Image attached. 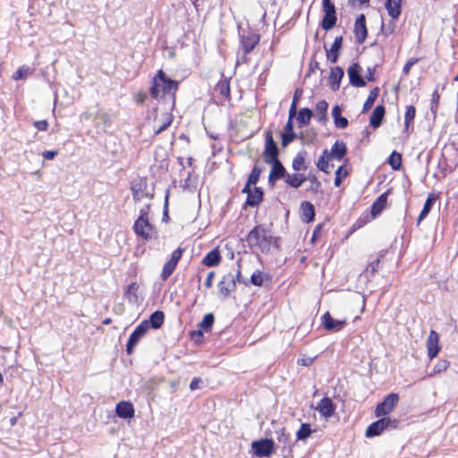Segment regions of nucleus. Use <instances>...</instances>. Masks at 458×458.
Returning <instances> with one entry per match:
<instances>
[{
  "instance_id": "774afa93",
  "label": "nucleus",
  "mask_w": 458,
  "mask_h": 458,
  "mask_svg": "<svg viewBox=\"0 0 458 458\" xmlns=\"http://www.w3.org/2000/svg\"><path fill=\"white\" fill-rule=\"evenodd\" d=\"M214 276H215V272L210 271L206 278V281H205V286L207 288H210L212 286Z\"/></svg>"
},
{
  "instance_id": "680f3d73",
  "label": "nucleus",
  "mask_w": 458,
  "mask_h": 458,
  "mask_svg": "<svg viewBox=\"0 0 458 458\" xmlns=\"http://www.w3.org/2000/svg\"><path fill=\"white\" fill-rule=\"evenodd\" d=\"M202 382H203V381H202V379H201L200 377H194V378L191 380V384H190V389H191V391H195V390H197V389L200 388V384H201Z\"/></svg>"
},
{
  "instance_id": "13d9d810",
  "label": "nucleus",
  "mask_w": 458,
  "mask_h": 458,
  "mask_svg": "<svg viewBox=\"0 0 458 458\" xmlns=\"http://www.w3.org/2000/svg\"><path fill=\"white\" fill-rule=\"evenodd\" d=\"M317 70H320V65L319 63L315 59V55H313L310 63V67L306 74V77L310 76L312 72H314Z\"/></svg>"
},
{
  "instance_id": "c9c22d12",
  "label": "nucleus",
  "mask_w": 458,
  "mask_h": 458,
  "mask_svg": "<svg viewBox=\"0 0 458 458\" xmlns=\"http://www.w3.org/2000/svg\"><path fill=\"white\" fill-rule=\"evenodd\" d=\"M312 115L313 113L310 108H301L297 115V121L301 126H306L310 123Z\"/></svg>"
},
{
  "instance_id": "f257e3e1",
  "label": "nucleus",
  "mask_w": 458,
  "mask_h": 458,
  "mask_svg": "<svg viewBox=\"0 0 458 458\" xmlns=\"http://www.w3.org/2000/svg\"><path fill=\"white\" fill-rule=\"evenodd\" d=\"M178 89L177 81L166 77L165 73L159 70L153 78L150 94L155 99L160 98L167 104V110L172 111L175 106V93Z\"/></svg>"
},
{
  "instance_id": "7ed1b4c3",
  "label": "nucleus",
  "mask_w": 458,
  "mask_h": 458,
  "mask_svg": "<svg viewBox=\"0 0 458 458\" xmlns=\"http://www.w3.org/2000/svg\"><path fill=\"white\" fill-rule=\"evenodd\" d=\"M399 424L398 420L390 417H382L372 422L366 429V437H374L381 435L385 430L395 429Z\"/></svg>"
},
{
  "instance_id": "0e129e2a",
  "label": "nucleus",
  "mask_w": 458,
  "mask_h": 458,
  "mask_svg": "<svg viewBox=\"0 0 458 458\" xmlns=\"http://www.w3.org/2000/svg\"><path fill=\"white\" fill-rule=\"evenodd\" d=\"M168 198L169 193L167 192L165 199V205H164V212H163V221H167L169 219L168 216Z\"/></svg>"
},
{
  "instance_id": "72a5a7b5",
  "label": "nucleus",
  "mask_w": 458,
  "mask_h": 458,
  "mask_svg": "<svg viewBox=\"0 0 458 458\" xmlns=\"http://www.w3.org/2000/svg\"><path fill=\"white\" fill-rule=\"evenodd\" d=\"M328 104L326 100H320L316 105V118L318 122L324 123L327 121Z\"/></svg>"
},
{
  "instance_id": "f3484780",
  "label": "nucleus",
  "mask_w": 458,
  "mask_h": 458,
  "mask_svg": "<svg viewBox=\"0 0 458 458\" xmlns=\"http://www.w3.org/2000/svg\"><path fill=\"white\" fill-rule=\"evenodd\" d=\"M348 76L350 80V83L354 87H364L366 86V81L360 75L361 67L359 64L354 63L348 68Z\"/></svg>"
},
{
  "instance_id": "a211bd4d",
  "label": "nucleus",
  "mask_w": 458,
  "mask_h": 458,
  "mask_svg": "<svg viewBox=\"0 0 458 458\" xmlns=\"http://www.w3.org/2000/svg\"><path fill=\"white\" fill-rule=\"evenodd\" d=\"M133 231L138 236L141 237L146 241L157 238V232L155 230V227L149 223L148 220V225H144L143 224H141V227L138 228L137 230L134 224Z\"/></svg>"
},
{
  "instance_id": "5701e85b",
  "label": "nucleus",
  "mask_w": 458,
  "mask_h": 458,
  "mask_svg": "<svg viewBox=\"0 0 458 458\" xmlns=\"http://www.w3.org/2000/svg\"><path fill=\"white\" fill-rule=\"evenodd\" d=\"M385 113H386V109H385L384 106H382V105L377 106L369 118L370 125L374 128H378L383 122Z\"/></svg>"
},
{
  "instance_id": "69168bd1",
  "label": "nucleus",
  "mask_w": 458,
  "mask_h": 458,
  "mask_svg": "<svg viewBox=\"0 0 458 458\" xmlns=\"http://www.w3.org/2000/svg\"><path fill=\"white\" fill-rule=\"evenodd\" d=\"M416 59H410L403 66V72L404 74H408L410 72L411 68L416 64Z\"/></svg>"
},
{
  "instance_id": "e2e57ef3",
  "label": "nucleus",
  "mask_w": 458,
  "mask_h": 458,
  "mask_svg": "<svg viewBox=\"0 0 458 458\" xmlns=\"http://www.w3.org/2000/svg\"><path fill=\"white\" fill-rule=\"evenodd\" d=\"M58 155L57 150H46L42 153V157L47 160H52Z\"/></svg>"
},
{
  "instance_id": "79ce46f5",
  "label": "nucleus",
  "mask_w": 458,
  "mask_h": 458,
  "mask_svg": "<svg viewBox=\"0 0 458 458\" xmlns=\"http://www.w3.org/2000/svg\"><path fill=\"white\" fill-rule=\"evenodd\" d=\"M450 366V362L447 360H440L434 366L432 372H430L428 377H432L435 375L440 374L445 371Z\"/></svg>"
},
{
  "instance_id": "bf43d9fd",
  "label": "nucleus",
  "mask_w": 458,
  "mask_h": 458,
  "mask_svg": "<svg viewBox=\"0 0 458 458\" xmlns=\"http://www.w3.org/2000/svg\"><path fill=\"white\" fill-rule=\"evenodd\" d=\"M35 128L38 131H45L48 129V122L47 120L36 121L33 123Z\"/></svg>"
},
{
  "instance_id": "aec40b11",
  "label": "nucleus",
  "mask_w": 458,
  "mask_h": 458,
  "mask_svg": "<svg viewBox=\"0 0 458 458\" xmlns=\"http://www.w3.org/2000/svg\"><path fill=\"white\" fill-rule=\"evenodd\" d=\"M344 75V70L339 66H335L331 69L329 74V86L334 90L336 91L340 88V83Z\"/></svg>"
},
{
  "instance_id": "7c9ffc66",
  "label": "nucleus",
  "mask_w": 458,
  "mask_h": 458,
  "mask_svg": "<svg viewBox=\"0 0 458 458\" xmlns=\"http://www.w3.org/2000/svg\"><path fill=\"white\" fill-rule=\"evenodd\" d=\"M341 113V107L338 105H335L332 109V117L337 128L344 129L348 126L349 122L347 118L342 116Z\"/></svg>"
},
{
  "instance_id": "c756f323",
  "label": "nucleus",
  "mask_w": 458,
  "mask_h": 458,
  "mask_svg": "<svg viewBox=\"0 0 458 458\" xmlns=\"http://www.w3.org/2000/svg\"><path fill=\"white\" fill-rule=\"evenodd\" d=\"M221 261V255L217 249L210 250L202 259V264L206 267H216Z\"/></svg>"
},
{
  "instance_id": "2eb2a0df",
  "label": "nucleus",
  "mask_w": 458,
  "mask_h": 458,
  "mask_svg": "<svg viewBox=\"0 0 458 458\" xmlns=\"http://www.w3.org/2000/svg\"><path fill=\"white\" fill-rule=\"evenodd\" d=\"M335 404L327 396L323 397L316 406V410L318 411L320 416L327 420L335 414Z\"/></svg>"
},
{
  "instance_id": "a19ab883",
  "label": "nucleus",
  "mask_w": 458,
  "mask_h": 458,
  "mask_svg": "<svg viewBox=\"0 0 458 458\" xmlns=\"http://www.w3.org/2000/svg\"><path fill=\"white\" fill-rule=\"evenodd\" d=\"M215 322V317L212 313H208L204 316L201 322L199 324V327L201 330L205 332H208L211 330L213 324Z\"/></svg>"
},
{
  "instance_id": "de8ad7c7",
  "label": "nucleus",
  "mask_w": 458,
  "mask_h": 458,
  "mask_svg": "<svg viewBox=\"0 0 458 458\" xmlns=\"http://www.w3.org/2000/svg\"><path fill=\"white\" fill-rule=\"evenodd\" d=\"M261 172H262L261 168L259 167L258 165H255L252 168V170H251V172H250V175L248 177L247 182H249V184L255 185L258 182L259 179Z\"/></svg>"
},
{
  "instance_id": "6ab92c4d",
  "label": "nucleus",
  "mask_w": 458,
  "mask_h": 458,
  "mask_svg": "<svg viewBox=\"0 0 458 458\" xmlns=\"http://www.w3.org/2000/svg\"><path fill=\"white\" fill-rule=\"evenodd\" d=\"M116 414L122 419H131L134 416V408L130 402L122 401L116 404Z\"/></svg>"
},
{
  "instance_id": "f03ea898",
  "label": "nucleus",
  "mask_w": 458,
  "mask_h": 458,
  "mask_svg": "<svg viewBox=\"0 0 458 458\" xmlns=\"http://www.w3.org/2000/svg\"><path fill=\"white\" fill-rule=\"evenodd\" d=\"M246 241L250 248L257 247L262 252H268L276 243L270 232L262 225L255 226L247 235Z\"/></svg>"
},
{
  "instance_id": "4d7b16f0",
  "label": "nucleus",
  "mask_w": 458,
  "mask_h": 458,
  "mask_svg": "<svg viewBox=\"0 0 458 458\" xmlns=\"http://www.w3.org/2000/svg\"><path fill=\"white\" fill-rule=\"evenodd\" d=\"M295 138H296V134L294 132H284V133H282V145L284 147H286Z\"/></svg>"
},
{
  "instance_id": "3c124183",
  "label": "nucleus",
  "mask_w": 458,
  "mask_h": 458,
  "mask_svg": "<svg viewBox=\"0 0 458 458\" xmlns=\"http://www.w3.org/2000/svg\"><path fill=\"white\" fill-rule=\"evenodd\" d=\"M304 162L305 158L303 154L299 153L293 160V169L294 171H301L302 169H305Z\"/></svg>"
},
{
  "instance_id": "6e6552de",
  "label": "nucleus",
  "mask_w": 458,
  "mask_h": 458,
  "mask_svg": "<svg viewBox=\"0 0 458 458\" xmlns=\"http://www.w3.org/2000/svg\"><path fill=\"white\" fill-rule=\"evenodd\" d=\"M252 449L258 457H267L275 450V443L272 439L265 438L252 443Z\"/></svg>"
},
{
  "instance_id": "c85d7f7f",
  "label": "nucleus",
  "mask_w": 458,
  "mask_h": 458,
  "mask_svg": "<svg viewBox=\"0 0 458 458\" xmlns=\"http://www.w3.org/2000/svg\"><path fill=\"white\" fill-rule=\"evenodd\" d=\"M401 3L402 0H386L385 6L388 15L395 20L401 14Z\"/></svg>"
},
{
  "instance_id": "2f4dec72",
  "label": "nucleus",
  "mask_w": 458,
  "mask_h": 458,
  "mask_svg": "<svg viewBox=\"0 0 458 458\" xmlns=\"http://www.w3.org/2000/svg\"><path fill=\"white\" fill-rule=\"evenodd\" d=\"M263 199V190L260 187H255L252 192H249L246 199V205L250 207L258 206Z\"/></svg>"
},
{
  "instance_id": "bb28decb",
  "label": "nucleus",
  "mask_w": 458,
  "mask_h": 458,
  "mask_svg": "<svg viewBox=\"0 0 458 458\" xmlns=\"http://www.w3.org/2000/svg\"><path fill=\"white\" fill-rule=\"evenodd\" d=\"M388 191L382 193L371 206V215L376 217L379 215L386 208L387 202Z\"/></svg>"
},
{
  "instance_id": "49530a36",
  "label": "nucleus",
  "mask_w": 458,
  "mask_h": 458,
  "mask_svg": "<svg viewBox=\"0 0 458 458\" xmlns=\"http://www.w3.org/2000/svg\"><path fill=\"white\" fill-rule=\"evenodd\" d=\"M380 263V257H377L374 260H372L366 267L365 273L366 276L372 277L375 276L378 269V266Z\"/></svg>"
},
{
  "instance_id": "b1692460",
  "label": "nucleus",
  "mask_w": 458,
  "mask_h": 458,
  "mask_svg": "<svg viewBox=\"0 0 458 458\" xmlns=\"http://www.w3.org/2000/svg\"><path fill=\"white\" fill-rule=\"evenodd\" d=\"M346 153V144L342 140H336L331 148L330 157L340 161L345 157Z\"/></svg>"
},
{
  "instance_id": "c03bdc74",
  "label": "nucleus",
  "mask_w": 458,
  "mask_h": 458,
  "mask_svg": "<svg viewBox=\"0 0 458 458\" xmlns=\"http://www.w3.org/2000/svg\"><path fill=\"white\" fill-rule=\"evenodd\" d=\"M306 178H307V181L310 182V186L309 188V191H310L314 193H321L322 192V184L315 175L309 174V176H306Z\"/></svg>"
},
{
  "instance_id": "6e6d98bb",
  "label": "nucleus",
  "mask_w": 458,
  "mask_h": 458,
  "mask_svg": "<svg viewBox=\"0 0 458 458\" xmlns=\"http://www.w3.org/2000/svg\"><path fill=\"white\" fill-rule=\"evenodd\" d=\"M431 107H430V110L433 114H436L437 111V106H438V102H439V99H440V95L438 94L437 90H435L433 93H432V96H431Z\"/></svg>"
},
{
  "instance_id": "58836bf2",
  "label": "nucleus",
  "mask_w": 458,
  "mask_h": 458,
  "mask_svg": "<svg viewBox=\"0 0 458 458\" xmlns=\"http://www.w3.org/2000/svg\"><path fill=\"white\" fill-rule=\"evenodd\" d=\"M312 433L311 427L309 423H302L301 428L296 432V438L300 441H304L310 437Z\"/></svg>"
},
{
  "instance_id": "5fc2aeb1",
  "label": "nucleus",
  "mask_w": 458,
  "mask_h": 458,
  "mask_svg": "<svg viewBox=\"0 0 458 458\" xmlns=\"http://www.w3.org/2000/svg\"><path fill=\"white\" fill-rule=\"evenodd\" d=\"M29 70L28 66L22 65L13 74V79L14 81L21 80L29 72Z\"/></svg>"
},
{
  "instance_id": "864d4df0",
  "label": "nucleus",
  "mask_w": 458,
  "mask_h": 458,
  "mask_svg": "<svg viewBox=\"0 0 458 458\" xmlns=\"http://www.w3.org/2000/svg\"><path fill=\"white\" fill-rule=\"evenodd\" d=\"M172 122H173V114L170 112L169 113L166 112V123H162L157 129H156L154 131V133L156 135L161 133L162 131H164L170 126Z\"/></svg>"
},
{
  "instance_id": "1a4fd4ad",
  "label": "nucleus",
  "mask_w": 458,
  "mask_h": 458,
  "mask_svg": "<svg viewBox=\"0 0 458 458\" xmlns=\"http://www.w3.org/2000/svg\"><path fill=\"white\" fill-rule=\"evenodd\" d=\"M236 289L235 276L233 273L224 275L218 283V290L222 298H227Z\"/></svg>"
},
{
  "instance_id": "09e8293b",
  "label": "nucleus",
  "mask_w": 458,
  "mask_h": 458,
  "mask_svg": "<svg viewBox=\"0 0 458 458\" xmlns=\"http://www.w3.org/2000/svg\"><path fill=\"white\" fill-rule=\"evenodd\" d=\"M132 198L135 201H140L142 198H144V191L142 189L141 183L134 184L131 187Z\"/></svg>"
},
{
  "instance_id": "473e14b6",
  "label": "nucleus",
  "mask_w": 458,
  "mask_h": 458,
  "mask_svg": "<svg viewBox=\"0 0 458 458\" xmlns=\"http://www.w3.org/2000/svg\"><path fill=\"white\" fill-rule=\"evenodd\" d=\"M305 181H307L306 176L301 174H297V173L292 174H288L285 177V182L289 186L295 188V189H298L299 187H301Z\"/></svg>"
},
{
  "instance_id": "20e7f679",
  "label": "nucleus",
  "mask_w": 458,
  "mask_h": 458,
  "mask_svg": "<svg viewBox=\"0 0 458 458\" xmlns=\"http://www.w3.org/2000/svg\"><path fill=\"white\" fill-rule=\"evenodd\" d=\"M323 1V11L325 15L321 21V27L323 30L328 31L335 26L337 17L335 12V6L331 0Z\"/></svg>"
},
{
  "instance_id": "cd10ccee",
  "label": "nucleus",
  "mask_w": 458,
  "mask_h": 458,
  "mask_svg": "<svg viewBox=\"0 0 458 458\" xmlns=\"http://www.w3.org/2000/svg\"><path fill=\"white\" fill-rule=\"evenodd\" d=\"M301 219L304 222L310 223L315 217V207L309 201H303L301 204Z\"/></svg>"
},
{
  "instance_id": "393cba45",
  "label": "nucleus",
  "mask_w": 458,
  "mask_h": 458,
  "mask_svg": "<svg viewBox=\"0 0 458 458\" xmlns=\"http://www.w3.org/2000/svg\"><path fill=\"white\" fill-rule=\"evenodd\" d=\"M277 440L283 445L282 452L284 455L290 454L292 453L291 437L290 434L285 432L284 428L277 432Z\"/></svg>"
},
{
  "instance_id": "f704fd0d",
  "label": "nucleus",
  "mask_w": 458,
  "mask_h": 458,
  "mask_svg": "<svg viewBox=\"0 0 458 458\" xmlns=\"http://www.w3.org/2000/svg\"><path fill=\"white\" fill-rule=\"evenodd\" d=\"M164 319H165V314L163 311L161 310H156L154 311L150 317H149V320L148 321V325L150 324L151 327L154 328V329H158L161 327V326L163 325L164 323Z\"/></svg>"
},
{
  "instance_id": "603ef678",
  "label": "nucleus",
  "mask_w": 458,
  "mask_h": 458,
  "mask_svg": "<svg viewBox=\"0 0 458 458\" xmlns=\"http://www.w3.org/2000/svg\"><path fill=\"white\" fill-rule=\"evenodd\" d=\"M348 173L347 171H344V166L341 165L337 168L335 171V186L339 187L342 183V181L344 178L347 176Z\"/></svg>"
},
{
  "instance_id": "37998d69",
  "label": "nucleus",
  "mask_w": 458,
  "mask_h": 458,
  "mask_svg": "<svg viewBox=\"0 0 458 458\" xmlns=\"http://www.w3.org/2000/svg\"><path fill=\"white\" fill-rule=\"evenodd\" d=\"M149 208H150V205H147L146 207H144L143 208L140 209V216L135 221L136 230L138 228L141 227V224H143L144 225H148V216Z\"/></svg>"
},
{
  "instance_id": "39448f33",
  "label": "nucleus",
  "mask_w": 458,
  "mask_h": 458,
  "mask_svg": "<svg viewBox=\"0 0 458 458\" xmlns=\"http://www.w3.org/2000/svg\"><path fill=\"white\" fill-rule=\"evenodd\" d=\"M185 251V249L182 247H178L176 250H174L172 254L170 259L165 263L160 277L162 281H166L171 275L175 270L178 262L180 261L183 252Z\"/></svg>"
},
{
  "instance_id": "f8f14e48",
  "label": "nucleus",
  "mask_w": 458,
  "mask_h": 458,
  "mask_svg": "<svg viewBox=\"0 0 458 458\" xmlns=\"http://www.w3.org/2000/svg\"><path fill=\"white\" fill-rule=\"evenodd\" d=\"M240 37L241 46L245 55L255 48L260 39L259 35L252 31L243 32Z\"/></svg>"
},
{
  "instance_id": "0eeeda50",
  "label": "nucleus",
  "mask_w": 458,
  "mask_h": 458,
  "mask_svg": "<svg viewBox=\"0 0 458 458\" xmlns=\"http://www.w3.org/2000/svg\"><path fill=\"white\" fill-rule=\"evenodd\" d=\"M149 328L148 320L142 321L131 334L126 344V352L128 355L132 354L135 346L139 344L140 339L146 335Z\"/></svg>"
},
{
  "instance_id": "9d476101",
  "label": "nucleus",
  "mask_w": 458,
  "mask_h": 458,
  "mask_svg": "<svg viewBox=\"0 0 458 458\" xmlns=\"http://www.w3.org/2000/svg\"><path fill=\"white\" fill-rule=\"evenodd\" d=\"M266 163L272 165L268 175V184L274 187L277 180L286 177V170L278 158L276 160H267Z\"/></svg>"
},
{
  "instance_id": "9b49d317",
  "label": "nucleus",
  "mask_w": 458,
  "mask_h": 458,
  "mask_svg": "<svg viewBox=\"0 0 458 458\" xmlns=\"http://www.w3.org/2000/svg\"><path fill=\"white\" fill-rule=\"evenodd\" d=\"M279 149L276 141L273 139L271 131L266 133L265 149L263 152V158L265 162L267 160H276L278 158Z\"/></svg>"
},
{
  "instance_id": "423d86ee",
  "label": "nucleus",
  "mask_w": 458,
  "mask_h": 458,
  "mask_svg": "<svg viewBox=\"0 0 458 458\" xmlns=\"http://www.w3.org/2000/svg\"><path fill=\"white\" fill-rule=\"evenodd\" d=\"M399 395L396 393L387 394L383 402L379 403L375 409V415L377 417H387L398 403Z\"/></svg>"
},
{
  "instance_id": "052dcab7",
  "label": "nucleus",
  "mask_w": 458,
  "mask_h": 458,
  "mask_svg": "<svg viewBox=\"0 0 458 458\" xmlns=\"http://www.w3.org/2000/svg\"><path fill=\"white\" fill-rule=\"evenodd\" d=\"M314 360L315 357H302L298 360L297 363L299 365L308 367L310 366L314 362Z\"/></svg>"
},
{
  "instance_id": "412c9836",
  "label": "nucleus",
  "mask_w": 458,
  "mask_h": 458,
  "mask_svg": "<svg viewBox=\"0 0 458 458\" xmlns=\"http://www.w3.org/2000/svg\"><path fill=\"white\" fill-rule=\"evenodd\" d=\"M342 44H343V37H336L330 47L329 50H327V59L335 64L337 62L338 60V57H339V50L341 49L342 47Z\"/></svg>"
},
{
  "instance_id": "4c0bfd02",
  "label": "nucleus",
  "mask_w": 458,
  "mask_h": 458,
  "mask_svg": "<svg viewBox=\"0 0 458 458\" xmlns=\"http://www.w3.org/2000/svg\"><path fill=\"white\" fill-rule=\"evenodd\" d=\"M416 114V108L414 106H409L406 107L404 114V129L406 131H409L411 124L413 123Z\"/></svg>"
},
{
  "instance_id": "4be33fe9",
  "label": "nucleus",
  "mask_w": 458,
  "mask_h": 458,
  "mask_svg": "<svg viewBox=\"0 0 458 458\" xmlns=\"http://www.w3.org/2000/svg\"><path fill=\"white\" fill-rule=\"evenodd\" d=\"M437 199V196L435 195L434 193H429L428 195L427 199L424 203L423 208L418 216L417 225H420L421 223V221H423L427 217V216L432 209Z\"/></svg>"
},
{
  "instance_id": "338daca9",
  "label": "nucleus",
  "mask_w": 458,
  "mask_h": 458,
  "mask_svg": "<svg viewBox=\"0 0 458 458\" xmlns=\"http://www.w3.org/2000/svg\"><path fill=\"white\" fill-rule=\"evenodd\" d=\"M234 276H235V280H237L238 283L243 284L245 285L248 284L247 281L242 276L241 269H240V264H238V269H237L236 274L234 275Z\"/></svg>"
},
{
  "instance_id": "dca6fc26",
  "label": "nucleus",
  "mask_w": 458,
  "mask_h": 458,
  "mask_svg": "<svg viewBox=\"0 0 458 458\" xmlns=\"http://www.w3.org/2000/svg\"><path fill=\"white\" fill-rule=\"evenodd\" d=\"M440 350L441 347L439 345V335L435 330H431L427 340V351L428 358L430 360L436 358Z\"/></svg>"
},
{
  "instance_id": "a878e982",
  "label": "nucleus",
  "mask_w": 458,
  "mask_h": 458,
  "mask_svg": "<svg viewBox=\"0 0 458 458\" xmlns=\"http://www.w3.org/2000/svg\"><path fill=\"white\" fill-rule=\"evenodd\" d=\"M215 90L218 92L225 99H230L231 89H230V80L225 77H222L221 80L216 83Z\"/></svg>"
},
{
  "instance_id": "a18cd8bd",
  "label": "nucleus",
  "mask_w": 458,
  "mask_h": 458,
  "mask_svg": "<svg viewBox=\"0 0 458 458\" xmlns=\"http://www.w3.org/2000/svg\"><path fill=\"white\" fill-rule=\"evenodd\" d=\"M388 163L394 170H399L402 165V155L393 151L389 157Z\"/></svg>"
},
{
  "instance_id": "8fccbe9b",
  "label": "nucleus",
  "mask_w": 458,
  "mask_h": 458,
  "mask_svg": "<svg viewBox=\"0 0 458 458\" xmlns=\"http://www.w3.org/2000/svg\"><path fill=\"white\" fill-rule=\"evenodd\" d=\"M264 282V274L263 272L257 270L255 271L250 279V283L255 286H261Z\"/></svg>"
},
{
  "instance_id": "ddd939ff",
  "label": "nucleus",
  "mask_w": 458,
  "mask_h": 458,
  "mask_svg": "<svg viewBox=\"0 0 458 458\" xmlns=\"http://www.w3.org/2000/svg\"><path fill=\"white\" fill-rule=\"evenodd\" d=\"M321 323L324 328L329 332H339L347 324L345 319L336 320L333 318L328 311L322 315Z\"/></svg>"
},
{
  "instance_id": "4468645a",
  "label": "nucleus",
  "mask_w": 458,
  "mask_h": 458,
  "mask_svg": "<svg viewBox=\"0 0 458 458\" xmlns=\"http://www.w3.org/2000/svg\"><path fill=\"white\" fill-rule=\"evenodd\" d=\"M353 32L355 39L358 44L364 43L367 36L368 30L366 26V17L363 13L360 14L355 21Z\"/></svg>"
},
{
  "instance_id": "ea45409f",
  "label": "nucleus",
  "mask_w": 458,
  "mask_h": 458,
  "mask_svg": "<svg viewBox=\"0 0 458 458\" xmlns=\"http://www.w3.org/2000/svg\"><path fill=\"white\" fill-rule=\"evenodd\" d=\"M328 157H329V154H328L327 149H324L323 154L321 155V157L318 158V160L317 162L318 168L326 174L329 173V164H328V160H327Z\"/></svg>"
},
{
  "instance_id": "e433bc0d",
  "label": "nucleus",
  "mask_w": 458,
  "mask_h": 458,
  "mask_svg": "<svg viewBox=\"0 0 458 458\" xmlns=\"http://www.w3.org/2000/svg\"><path fill=\"white\" fill-rule=\"evenodd\" d=\"M379 94V88L375 87L371 91L369 92L365 103L363 104L362 107V113H367L369 110L373 106Z\"/></svg>"
}]
</instances>
